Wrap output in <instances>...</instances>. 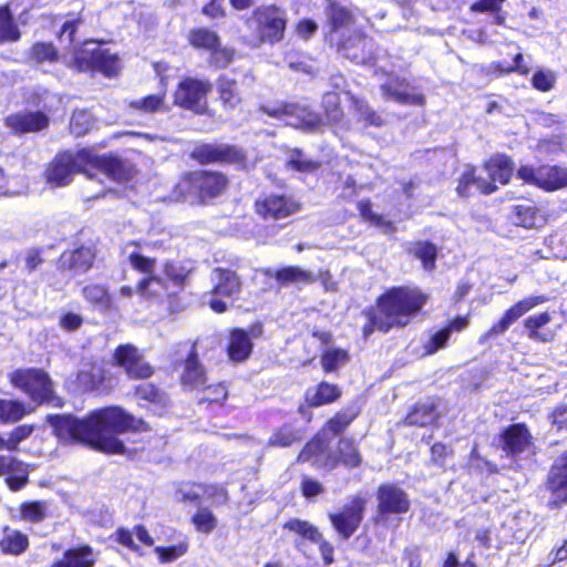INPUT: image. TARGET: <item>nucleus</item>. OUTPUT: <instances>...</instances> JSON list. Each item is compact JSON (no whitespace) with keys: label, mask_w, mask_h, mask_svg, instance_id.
<instances>
[{"label":"nucleus","mask_w":567,"mask_h":567,"mask_svg":"<svg viewBox=\"0 0 567 567\" xmlns=\"http://www.w3.org/2000/svg\"><path fill=\"white\" fill-rule=\"evenodd\" d=\"M254 351L252 333L243 328H231L226 336L225 352L234 363L246 362Z\"/></svg>","instance_id":"2f4dec72"},{"label":"nucleus","mask_w":567,"mask_h":567,"mask_svg":"<svg viewBox=\"0 0 567 567\" xmlns=\"http://www.w3.org/2000/svg\"><path fill=\"white\" fill-rule=\"evenodd\" d=\"M328 447V442L319 433L315 434L299 451L298 463H307L312 458L322 455Z\"/></svg>","instance_id":"69168bd1"},{"label":"nucleus","mask_w":567,"mask_h":567,"mask_svg":"<svg viewBox=\"0 0 567 567\" xmlns=\"http://www.w3.org/2000/svg\"><path fill=\"white\" fill-rule=\"evenodd\" d=\"M548 301V297L544 295L529 296L515 302L501 317L498 321L493 323L491 328L483 334V339L495 338L505 333L508 328L530 309Z\"/></svg>","instance_id":"cd10ccee"},{"label":"nucleus","mask_w":567,"mask_h":567,"mask_svg":"<svg viewBox=\"0 0 567 567\" xmlns=\"http://www.w3.org/2000/svg\"><path fill=\"white\" fill-rule=\"evenodd\" d=\"M31 412L32 409H29L22 401L0 399L1 424L17 423Z\"/></svg>","instance_id":"4d7b16f0"},{"label":"nucleus","mask_w":567,"mask_h":567,"mask_svg":"<svg viewBox=\"0 0 567 567\" xmlns=\"http://www.w3.org/2000/svg\"><path fill=\"white\" fill-rule=\"evenodd\" d=\"M28 58L37 64H54L59 62L61 55L53 42L37 41L30 47Z\"/></svg>","instance_id":"603ef678"},{"label":"nucleus","mask_w":567,"mask_h":567,"mask_svg":"<svg viewBox=\"0 0 567 567\" xmlns=\"http://www.w3.org/2000/svg\"><path fill=\"white\" fill-rule=\"evenodd\" d=\"M93 126V120L85 110H74L71 114L69 130L75 137L84 136Z\"/></svg>","instance_id":"338daca9"},{"label":"nucleus","mask_w":567,"mask_h":567,"mask_svg":"<svg viewBox=\"0 0 567 567\" xmlns=\"http://www.w3.org/2000/svg\"><path fill=\"white\" fill-rule=\"evenodd\" d=\"M427 301L429 295L419 287L401 285L386 288L373 306L362 311L367 318L361 329L362 338L368 339L375 331L388 333L408 327Z\"/></svg>","instance_id":"f03ea898"},{"label":"nucleus","mask_w":567,"mask_h":567,"mask_svg":"<svg viewBox=\"0 0 567 567\" xmlns=\"http://www.w3.org/2000/svg\"><path fill=\"white\" fill-rule=\"evenodd\" d=\"M548 301V297L544 295L529 296L515 302L501 317L498 321L493 323L491 328L483 334V339L495 338L505 333L508 328L530 309Z\"/></svg>","instance_id":"a878e982"},{"label":"nucleus","mask_w":567,"mask_h":567,"mask_svg":"<svg viewBox=\"0 0 567 567\" xmlns=\"http://www.w3.org/2000/svg\"><path fill=\"white\" fill-rule=\"evenodd\" d=\"M47 421L58 439L80 443L109 455L126 452L118 434L151 431V425L144 419L136 417L120 405L95 409L83 417L70 413L49 414Z\"/></svg>","instance_id":"f257e3e1"},{"label":"nucleus","mask_w":567,"mask_h":567,"mask_svg":"<svg viewBox=\"0 0 567 567\" xmlns=\"http://www.w3.org/2000/svg\"><path fill=\"white\" fill-rule=\"evenodd\" d=\"M540 210L536 205L518 204L511 208V220L517 227L532 229L536 227Z\"/></svg>","instance_id":"864d4df0"},{"label":"nucleus","mask_w":567,"mask_h":567,"mask_svg":"<svg viewBox=\"0 0 567 567\" xmlns=\"http://www.w3.org/2000/svg\"><path fill=\"white\" fill-rule=\"evenodd\" d=\"M186 40L194 50L207 52L209 64L216 69L228 66L236 58V50L223 45L220 35L208 27L192 28L186 34Z\"/></svg>","instance_id":"6e6552de"},{"label":"nucleus","mask_w":567,"mask_h":567,"mask_svg":"<svg viewBox=\"0 0 567 567\" xmlns=\"http://www.w3.org/2000/svg\"><path fill=\"white\" fill-rule=\"evenodd\" d=\"M368 501L363 495L355 494L338 511L328 514L334 533L342 540H349L363 522Z\"/></svg>","instance_id":"4468645a"},{"label":"nucleus","mask_w":567,"mask_h":567,"mask_svg":"<svg viewBox=\"0 0 567 567\" xmlns=\"http://www.w3.org/2000/svg\"><path fill=\"white\" fill-rule=\"evenodd\" d=\"M198 395L196 404L205 411L215 414L216 411L225 408L229 399V385L226 381L205 384L196 390Z\"/></svg>","instance_id":"c9c22d12"},{"label":"nucleus","mask_w":567,"mask_h":567,"mask_svg":"<svg viewBox=\"0 0 567 567\" xmlns=\"http://www.w3.org/2000/svg\"><path fill=\"white\" fill-rule=\"evenodd\" d=\"M360 415V408L348 406L334 412L322 425L321 431L330 436L341 437Z\"/></svg>","instance_id":"ea45409f"},{"label":"nucleus","mask_w":567,"mask_h":567,"mask_svg":"<svg viewBox=\"0 0 567 567\" xmlns=\"http://www.w3.org/2000/svg\"><path fill=\"white\" fill-rule=\"evenodd\" d=\"M30 547V539L27 534L20 529L9 526L2 527V537L0 538V551L4 555L21 556Z\"/></svg>","instance_id":"79ce46f5"},{"label":"nucleus","mask_w":567,"mask_h":567,"mask_svg":"<svg viewBox=\"0 0 567 567\" xmlns=\"http://www.w3.org/2000/svg\"><path fill=\"white\" fill-rule=\"evenodd\" d=\"M213 85L209 80L186 76L173 93V104L196 115H209L208 95Z\"/></svg>","instance_id":"9d476101"},{"label":"nucleus","mask_w":567,"mask_h":567,"mask_svg":"<svg viewBox=\"0 0 567 567\" xmlns=\"http://www.w3.org/2000/svg\"><path fill=\"white\" fill-rule=\"evenodd\" d=\"M324 31L323 41L346 32L355 24V14L351 8L338 0H324Z\"/></svg>","instance_id":"b1692460"},{"label":"nucleus","mask_w":567,"mask_h":567,"mask_svg":"<svg viewBox=\"0 0 567 567\" xmlns=\"http://www.w3.org/2000/svg\"><path fill=\"white\" fill-rule=\"evenodd\" d=\"M517 177L527 185H534L546 192H553L567 186V168L558 165H520Z\"/></svg>","instance_id":"2eb2a0df"},{"label":"nucleus","mask_w":567,"mask_h":567,"mask_svg":"<svg viewBox=\"0 0 567 567\" xmlns=\"http://www.w3.org/2000/svg\"><path fill=\"white\" fill-rule=\"evenodd\" d=\"M9 382L37 406L63 408L64 405V400L56 394L52 378L42 368H18L9 374Z\"/></svg>","instance_id":"20e7f679"},{"label":"nucleus","mask_w":567,"mask_h":567,"mask_svg":"<svg viewBox=\"0 0 567 567\" xmlns=\"http://www.w3.org/2000/svg\"><path fill=\"white\" fill-rule=\"evenodd\" d=\"M551 321V316L547 311L529 316L524 321V327L527 331V337L535 342H550L554 334L540 332V329Z\"/></svg>","instance_id":"09e8293b"},{"label":"nucleus","mask_w":567,"mask_h":567,"mask_svg":"<svg viewBox=\"0 0 567 567\" xmlns=\"http://www.w3.org/2000/svg\"><path fill=\"white\" fill-rule=\"evenodd\" d=\"M189 158L200 166L216 164L244 168L248 163L246 150L229 143H198L189 152Z\"/></svg>","instance_id":"1a4fd4ad"},{"label":"nucleus","mask_w":567,"mask_h":567,"mask_svg":"<svg viewBox=\"0 0 567 567\" xmlns=\"http://www.w3.org/2000/svg\"><path fill=\"white\" fill-rule=\"evenodd\" d=\"M86 168V151H61L45 165L42 177L52 188L65 187L76 174L85 173Z\"/></svg>","instance_id":"0eeeda50"},{"label":"nucleus","mask_w":567,"mask_h":567,"mask_svg":"<svg viewBox=\"0 0 567 567\" xmlns=\"http://www.w3.org/2000/svg\"><path fill=\"white\" fill-rule=\"evenodd\" d=\"M544 488L550 494L549 508L559 509L567 505V450L561 452L550 465Z\"/></svg>","instance_id":"412c9836"},{"label":"nucleus","mask_w":567,"mask_h":567,"mask_svg":"<svg viewBox=\"0 0 567 567\" xmlns=\"http://www.w3.org/2000/svg\"><path fill=\"white\" fill-rule=\"evenodd\" d=\"M342 390L337 383L320 381L305 393V403L309 409L330 405L339 401Z\"/></svg>","instance_id":"4c0bfd02"},{"label":"nucleus","mask_w":567,"mask_h":567,"mask_svg":"<svg viewBox=\"0 0 567 567\" xmlns=\"http://www.w3.org/2000/svg\"><path fill=\"white\" fill-rule=\"evenodd\" d=\"M256 215L265 221H277L300 210V204L286 194H268L254 202Z\"/></svg>","instance_id":"6ab92c4d"},{"label":"nucleus","mask_w":567,"mask_h":567,"mask_svg":"<svg viewBox=\"0 0 567 567\" xmlns=\"http://www.w3.org/2000/svg\"><path fill=\"white\" fill-rule=\"evenodd\" d=\"M375 499V511L371 517L374 525L385 524L391 517L404 515L411 509L409 494L395 483L380 484Z\"/></svg>","instance_id":"9b49d317"},{"label":"nucleus","mask_w":567,"mask_h":567,"mask_svg":"<svg viewBox=\"0 0 567 567\" xmlns=\"http://www.w3.org/2000/svg\"><path fill=\"white\" fill-rule=\"evenodd\" d=\"M21 31L8 4L0 6V44L17 42Z\"/></svg>","instance_id":"13d9d810"},{"label":"nucleus","mask_w":567,"mask_h":567,"mask_svg":"<svg viewBox=\"0 0 567 567\" xmlns=\"http://www.w3.org/2000/svg\"><path fill=\"white\" fill-rule=\"evenodd\" d=\"M439 419L437 405L433 398L416 401L408 410L402 423L406 426L425 427Z\"/></svg>","instance_id":"e433bc0d"},{"label":"nucleus","mask_w":567,"mask_h":567,"mask_svg":"<svg viewBox=\"0 0 567 567\" xmlns=\"http://www.w3.org/2000/svg\"><path fill=\"white\" fill-rule=\"evenodd\" d=\"M82 296L92 307L101 310H110L113 307V298L105 285L87 284L82 290Z\"/></svg>","instance_id":"de8ad7c7"},{"label":"nucleus","mask_w":567,"mask_h":567,"mask_svg":"<svg viewBox=\"0 0 567 567\" xmlns=\"http://www.w3.org/2000/svg\"><path fill=\"white\" fill-rule=\"evenodd\" d=\"M274 278L281 287L299 282L312 284L316 281V277L311 272L302 269L299 266L281 267L275 271Z\"/></svg>","instance_id":"8fccbe9b"},{"label":"nucleus","mask_w":567,"mask_h":567,"mask_svg":"<svg viewBox=\"0 0 567 567\" xmlns=\"http://www.w3.org/2000/svg\"><path fill=\"white\" fill-rule=\"evenodd\" d=\"M3 122L12 134L23 135L47 130L50 125V117L43 111H21L9 114Z\"/></svg>","instance_id":"c756f323"},{"label":"nucleus","mask_w":567,"mask_h":567,"mask_svg":"<svg viewBox=\"0 0 567 567\" xmlns=\"http://www.w3.org/2000/svg\"><path fill=\"white\" fill-rule=\"evenodd\" d=\"M473 187L480 195L488 196L498 190V185L478 174L477 166L467 164L457 178L455 192L462 198L472 196Z\"/></svg>","instance_id":"7c9ffc66"},{"label":"nucleus","mask_w":567,"mask_h":567,"mask_svg":"<svg viewBox=\"0 0 567 567\" xmlns=\"http://www.w3.org/2000/svg\"><path fill=\"white\" fill-rule=\"evenodd\" d=\"M496 446L512 460L534 447V436L524 422L508 424L496 435Z\"/></svg>","instance_id":"f3484780"},{"label":"nucleus","mask_w":567,"mask_h":567,"mask_svg":"<svg viewBox=\"0 0 567 567\" xmlns=\"http://www.w3.org/2000/svg\"><path fill=\"white\" fill-rule=\"evenodd\" d=\"M507 0H476L470 6L473 13H488L493 17L495 25L504 27L506 23V12L503 6Z\"/></svg>","instance_id":"bf43d9fd"},{"label":"nucleus","mask_w":567,"mask_h":567,"mask_svg":"<svg viewBox=\"0 0 567 567\" xmlns=\"http://www.w3.org/2000/svg\"><path fill=\"white\" fill-rule=\"evenodd\" d=\"M548 301V297L544 295L529 296L515 302L501 317L498 321L493 323L491 328L483 334V339L495 338L505 333L508 328L530 309Z\"/></svg>","instance_id":"393cba45"},{"label":"nucleus","mask_w":567,"mask_h":567,"mask_svg":"<svg viewBox=\"0 0 567 567\" xmlns=\"http://www.w3.org/2000/svg\"><path fill=\"white\" fill-rule=\"evenodd\" d=\"M557 82L556 73L549 69H537L530 79V85L534 90L547 93L555 89Z\"/></svg>","instance_id":"774afa93"},{"label":"nucleus","mask_w":567,"mask_h":567,"mask_svg":"<svg viewBox=\"0 0 567 567\" xmlns=\"http://www.w3.org/2000/svg\"><path fill=\"white\" fill-rule=\"evenodd\" d=\"M482 168L486 172L488 181L494 184L508 185L515 173V162L506 153H494L485 158Z\"/></svg>","instance_id":"473e14b6"},{"label":"nucleus","mask_w":567,"mask_h":567,"mask_svg":"<svg viewBox=\"0 0 567 567\" xmlns=\"http://www.w3.org/2000/svg\"><path fill=\"white\" fill-rule=\"evenodd\" d=\"M112 364L122 369L132 380H147L155 369L145 361L142 352L133 343L118 344L112 353Z\"/></svg>","instance_id":"dca6fc26"},{"label":"nucleus","mask_w":567,"mask_h":567,"mask_svg":"<svg viewBox=\"0 0 567 567\" xmlns=\"http://www.w3.org/2000/svg\"><path fill=\"white\" fill-rule=\"evenodd\" d=\"M228 185L229 178L224 172L200 167L181 173L171 194L176 202L207 206L220 197Z\"/></svg>","instance_id":"7ed1b4c3"},{"label":"nucleus","mask_w":567,"mask_h":567,"mask_svg":"<svg viewBox=\"0 0 567 567\" xmlns=\"http://www.w3.org/2000/svg\"><path fill=\"white\" fill-rule=\"evenodd\" d=\"M212 287L208 301L209 308L216 313H224L228 306L224 299H235L243 290V280L239 274L227 267H215L210 275Z\"/></svg>","instance_id":"f8f14e48"},{"label":"nucleus","mask_w":567,"mask_h":567,"mask_svg":"<svg viewBox=\"0 0 567 567\" xmlns=\"http://www.w3.org/2000/svg\"><path fill=\"white\" fill-rule=\"evenodd\" d=\"M406 252L409 256L420 260L425 271H433L436 268L439 248L434 243L430 240L414 241Z\"/></svg>","instance_id":"a18cd8bd"},{"label":"nucleus","mask_w":567,"mask_h":567,"mask_svg":"<svg viewBox=\"0 0 567 567\" xmlns=\"http://www.w3.org/2000/svg\"><path fill=\"white\" fill-rule=\"evenodd\" d=\"M181 364L179 383L184 390L196 391L207 383V369L200 361L197 343L195 341L192 343L188 353Z\"/></svg>","instance_id":"c85d7f7f"},{"label":"nucleus","mask_w":567,"mask_h":567,"mask_svg":"<svg viewBox=\"0 0 567 567\" xmlns=\"http://www.w3.org/2000/svg\"><path fill=\"white\" fill-rule=\"evenodd\" d=\"M256 38L260 43L276 45L284 41L288 17L284 8L276 3L261 4L251 11Z\"/></svg>","instance_id":"423d86ee"},{"label":"nucleus","mask_w":567,"mask_h":567,"mask_svg":"<svg viewBox=\"0 0 567 567\" xmlns=\"http://www.w3.org/2000/svg\"><path fill=\"white\" fill-rule=\"evenodd\" d=\"M97 258L95 244H81L71 249H65L56 259V270L64 274L82 275L90 271Z\"/></svg>","instance_id":"aec40b11"},{"label":"nucleus","mask_w":567,"mask_h":567,"mask_svg":"<svg viewBox=\"0 0 567 567\" xmlns=\"http://www.w3.org/2000/svg\"><path fill=\"white\" fill-rule=\"evenodd\" d=\"M324 43L343 58L357 64H365L375 59L373 40L362 30H354L350 33L342 32Z\"/></svg>","instance_id":"ddd939ff"},{"label":"nucleus","mask_w":567,"mask_h":567,"mask_svg":"<svg viewBox=\"0 0 567 567\" xmlns=\"http://www.w3.org/2000/svg\"><path fill=\"white\" fill-rule=\"evenodd\" d=\"M482 73L491 79L503 78L512 73H517L522 76H527L530 73V68L525 63L523 53L517 52L513 56L512 63L494 61L491 62L486 68H483Z\"/></svg>","instance_id":"58836bf2"},{"label":"nucleus","mask_w":567,"mask_h":567,"mask_svg":"<svg viewBox=\"0 0 567 567\" xmlns=\"http://www.w3.org/2000/svg\"><path fill=\"white\" fill-rule=\"evenodd\" d=\"M548 301V297L544 295L529 296L515 302L501 317L498 321L493 323L491 328L483 334V339L495 338L505 333L508 328L530 309Z\"/></svg>","instance_id":"bb28decb"},{"label":"nucleus","mask_w":567,"mask_h":567,"mask_svg":"<svg viewBox=\"0 0 567 567\" xmlns=\"http://www.w3.org/2000/svg\"><path fill=\"white\" fill-rule=\"evenodd\" d=\"M216 90L218 101L225 111H234L243 103V97L235 79H230L225 74L219 75L216 81Z\"/></svg>","instance_id":"a19ab883"},{"label":"nucleus","mask_w":567,"mask_h":567,"mask_svg":"<svg viewBox=\"0 0 567 567\" xmlns=\"http://www.w3.org/2000/svg\"><path fill=\"white\" fill-rule=\"evenodd\" d=\"M94 39H86L73 47L71 61L68 68L78 73H101L111 79L118 74L121 64L117 54L103 49Z\"/></svg>","instance_id":"39448f33"},{"label":"nucleus","mask_w":567,"mask_h":567,"mask_svg":"<svg viewBox=\"0 0 567 567\" xmlns=\"http://www.w3.org/2000/svg\"><path fill=\"white\" fill-rule=\"evenodd\" d=\"M134 536L137 540L146 546H154V538L151 536L148 529L143 524L134 525L133 529H128L125 527H117L114 533L111 535V539L114 540L117 545L128 549L130 551L142 556L143 551L141 546L134 542Z\"/></svg>","instance_id":"f704fd0d"},{"label":"nucleus","mask_w":567,"mask_h":567,"mask_svg":"<svg viewBox=\"0 0 567 567\" xmlns=\"http://www.w3.org/2000/svg\"><path fill=\"white\" fill-rule=\"evenodd\" d=\"M363 464V456L359 443L351 436H341L338 439L332 453L327 455L320 467L332 471L337 467L354 470Z\"/></svg>","instance_id":"4be33fe9"},{"label":"nucleus","mask_w":567,"mask_h":567,"mask_svg":"<svg viewBox=\"0 0 567 567\" xmlns=\"http://www.w3.org/2000/svg\"><path fill=\"white\" fill-rule=\"evenodd\" d=\"M261 111L277 120L292 117L297 121L298 127L307 131H316L323 125V120L319 113L298 103L280 102L276 105H264Z\"/></svg>","instance_id":"a211bd4d"},{"label":"nucleus","mask_w":567,"mask_h":567,"mask_svg":"<svg viewBox=\"0 0 567 567\" xmlns=\"http://www.w3.org/2000/svg\"><path fill=\"white\" fill-rule=\"evenodd\" d=\"M301 441L299 431L291 424L285 423L281 426L274 430L271 435L267 440V446L272 449H286L290 447L295 443Z\"/></svg>","instance_id":"6e6d98bb"},{"label":"nucleus","mask_w":567,"mask_h":567,"mask_svg":"<svg viewBox=\"0 0 567 567\" xmlns=\"http://www.w3.org/2000/svg\"><path fill=\"white\" fill-rule=\"evenodd\" d=\"M20 520L38 524L48 516V504L45 501H27L20 504Z\"/></svg>","instance_id":"680f3d73"},{"label":"nucleus","mask_w":567,"mask_h":567,"mask_svg":"<svg viewBox=\"0 0 567 567\" xmlns=\"http://www.w3.org/2000/svg\"><path fill=\"white\" fill-rule=\"evenodd\" d=\"M133 395L138 402H144L145 408H165L168 404V394L153 382H143L133 390Z\"/></svg>","instance_id":"c03bdc74"},{"label":"nucleus","mask_w":567,"mask_h":567,"mask_svg":"<svg viewBox=\"0 0 567 567\" xmlns=\"http://www.w3.org/2000/svg\"><path fill=\"white\" fill-rule=\"evenodd\" d=\"M409 82L404 78L393 76L380 85L385 100H393L401 105L423 106L425 96L422 93H409Z\"/></svg>","instance_id":"72a5a7b5"},{"label":"nucleus","mask_w":567,"mask_h":567,"mask_svg":"<svg viewBox=\"0 0 567 567\" xmlns=\"http://www.w3.org/2000/svg\"><path fill=\"white\" fill-rule=\"evenodd\" d=\"M61 556L70 567H95L99 560L95 549L86 543L69 546Z\"/></svg>","instance_id":"37998d69"},{"label":"nucleus","mask_w":567,"mask_h":567,"mask_svg":"<svg viewBox=\"0 0 567 567\" xmlns=\"http://www.w3.org/2000/svg\"><path fill=\"white\" fill-rule=\"evenodd\" d=\"M321 167V161L305 157L303 151L299 147L292 148L289 158L286 161V168L301 174H315Z\"/></svg>","instance_id":"5fc2aeb1"},{"label":"nucleus","mask_w":567,"mask_h":567,"mask_svg":"<svg viewBox=\"0 0 567 567\" xmlns=\"http://www.w3.org/2000/svg\"><path fill=\"white\" fill-rule=\"evenodd\" d=\"M348 361L349 352L341 348L328 349L320 355V364L324 373L337 372Z\"/></svg>","instance_id":"0e129e2a"},{"label":"nucleus","mask_w":567,"mask_h":567,"mask_svg":"<svg viewBox=\"0 0 567 567\" xmlns=\"http://www.w3.org/2000/svg\"><path fill=\"white\" fill-rule=\"evenodd\" d=\"M321 107L323 125H336L342 121L344 112L338 93L327 92L322 97Z\"/></svg>","instance_id":"3c124183"},{"label":"nucleus","mask_w":567,"mask_h":567,"mask_svg":"<svg viewBox=\"0 0 567 567\" xmlns=\"http://www.w3.org/2000/svg\"><path fill=\"white\" fill-rule=\"evenodd\" d=\"M357 209L359 212L361 220L374 225L377 227L390 230L391 233L395 230L392 220H385L382 215L377 214L372 210V203L370 199L359 200L357 203Z\"/></svg>","instance_id":"e2e57ef3"},{"label":"nucleus","mask_w":567,"mask_h":567,"mask_svg":"<svg viewBox=\"0 0 567 567\" xmlns=\"http://www.w3.org/2000/svg\"><path fill=\"white\" fill-rule=\"evenodd\" d=\"M76 381L85 391H96L105 385L107 378L105 369L97 363H91L89 368L78 373Z\"/></svg>","instance_id":"49530a36"},{"label":"nucleus","mask_w":567,"mask_h":567,"mask_svg":"<svg viewBox=\"0 0 567 567\" xmlns=\"http://www.w3.org/2000/svg\"><path fill=\"white\" fill-rule=\"evenodd\" d=\"M166 92L150 94L142 99L133 100L130 102V107L136 112L153 114L166 110Z\"/></svg>","instance_id":"052dcab7"},{"label":"nucleus","mask_w":567,"mask_h":567,"mask_svg":"<svg viewBox=\"0 0 567 567\" xmlns=\"http://www.w3.org/2000/svg\"><path fill=\"white\" fill-rule=\"evenodd\" d=\"M87 167L103 173L107 178L117 183H126L135 175L134 166L115 155H93L86 152Z\"/></svg>","instance_id":"5701e85b"}]
</instances>
